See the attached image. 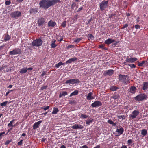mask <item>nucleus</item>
<instances>
[{
	"label": "nucleus",
	"mask_w": 148,
	"mask_h": 148,
	"mask_svg": "<svg viewBox=\"0 0 148 148\" xmlns=\"http://www.w3.org/2000/svg\"><path fill=\"white\" fill-rule=\"evenodd\" d=\"M8 103V101H6L5 102H3L1 103L0 106H5Z\"/></svg>",
	"instance_id": "nucleus-39"
},
{
	"label": "nucleus",
	"mask_w": 148,
	"mask_h": 148,
	"mask_svg": "<svg viewBox=\"0 0 148 148\" xmlns=\"http://www.w3.org/2000/svg\"><path fill=\"white\" fill-rule=\"evenodd\" d=\"M116 14H109V18L110 19H111L112 17L114 16H115Z\"/></svg>",
	"instance_id": "nucleus-56"
},
{
	"label": "nucleus",
	"mask_w": 148,
	"mask_h": 148,
	"mask_svg": "<svg viewBox=\"0 0 148 148\" xmlns=\"http://www.w3.org/2000/svg\"><path fill=\"white\" fill-rule=\"evenodd\" d=\"M11 141V140H7L5 143V145H7L9 144Z\"/></svg>",
	"instance_id": "nucleus-46"
},
{
	"label": "nucleus",
	"mask_w": 148,
	"mask_h": 148,
	"mask_svg": "<svg viewBox=\"0 0 148 148\" xmlns=\"http://www.w3.org/2000/svg\"><path fill=\"white\" fill-rule=\"evenodd\" d=\"M143 86L142 87V89L144 91H145L148 88V82H143Z\"/></svg>",
	"instance_id": "nucleus-23"
},
{
	"label": "nucleus",
	"mask_w": 148,
	"mask_h": 148,
	"mask_svg": "<svg viewBox=\"0 0 148 148\" xmlns=\"http://www.w3.org/2000/svg\"><path fill=\"white\" fill-rule=\"evenodd\" d=\"M11 36L8 34L5 35L3 40L5 41H8L11 38Z\"/></svg>",
	"instance_id": "nucleus-28"
},
{
	"label": "nucleus",
	"mask_w": 148,
	"mask_h": 148,
	"mask_svg": "<svg viewBox=\"0 0 148 148\" xmlns=\"http://www.w3.org/2000/svg\"><path fill=\"white\" fill-rule=\"evenodd\" d=\"M48 87V86L47 85L44 86L42 87H41V90H43L45 89H46Z\"/></svg>",
	"instance_id": "nucleus-52"
},
{
	"label": "nucleus",
	"mask_w": 148,
	"mask_h": 148,
	"mask_svg": "<svg viewBox=\"0 0 148 148\" xmlns=\"http://www.w3.org/2000/svg\"><path fill=\"white\" fill-rule=\"evenodd\" d=\"M23 140L22 139L20 141L17 143L18 145H21L23 144Z\"/></svg>",
	"instance_id": "nucleus-54"
},
{
	"label": "nucleus",
	"mask_w": 148,
	"mask_h": 148,
	"mask_svg": "<svg viewBox=\"0 0 148 148\" xmlns=\"http://www.w3.org/2000/svg\"><path fill=\"white\" fill-rule=\"evenodd\" d=\"M5 133V132H2L0 133V139H1L2 138V136H3V135Z\"/></svg>",
	"instance_id": "nucleus-57"
},
{
	"label": "nucleus",
	"mask_w": 148,
	"mask_h": 148,
	"mask_svg": "<svg viewBox=\"0 0 148 148\" xmlns=\"http://www.w3.org/2000/svg\"><path fill=\"white\" fill-rule=\"evenodd\" d=\"M102 105V104L100 101H96L91 104V106L92 107H99L101 106Z\"/></svg>",
	"instance_id": "nucleus-14"
},
{
	"label": "nucleus",
	"mask_w": 148,
	"mask_h": 148,
	"mask_svg": "<svg viewBox=\"0 0 148 148\" xmlns=\"http://www.w3.org/2000/svg\"><path fill=\"white\" fill-rule=\"evenodd\" d=\"M115 42V40H114L111 38H108L105 41L104 43L106 44L109 45L112 43L114 42Z\"/></svg>",
	"instance_id": "nucleus-21"
},
{
	"label": "nucleus",
	"mask_w": 148,
	"mask_h": 148,
	"mask_svg": "<svg viewBox=\"0 0 148 148\" xmlns=\"http://www.w3.org/2000/svg\"><path fill=\"white\" fill-rule=\"evenodd\" d=\"M56 25V23L55 22L53 21L52 20H50L48 23V26L49 27H54Z\"/></svg>",
	"instance_id": "nucleus-19"
},
{
	"label": "nucleus",
	"mask_w": 148,
	"mask_h": 148,
	"mask_svg": "<svg viewBox=\"0 0 148 148\" xmlns=\"http://www.w3.org/2000/svg\"><path fill=\"white\" fill-rule=\"evenodd\" d=\"M38 11V9L35 8H30L29 10L30 13L32 14H36Z\"/></svg>",
	"instance_id": "nucleus-16"
},
{
	"label": "nucleus",
	"mask_w": 148,
	"mask_h": 148,
	"mask_svg": "<svg viewBox=\"0 0 148 148\" xmlns=\"http://www.w3.org/2000/svg\"><path fill=\"white\" fill-rule=\"evenodd\" d=\"M80 82L79 80L78 79H72L67 80L66 84H74L77 83H79Z\"/></svg>",
	"instance_id": "nucleus-6"
},
{
	"label": "nucleus",
	"mask_w": 148,
	"mask_h": 148,
	"mask_svg": "<svg viewBox=\"0 0 148 148\" xmlns=\"http://www.w3.org/2000/svg\"><path fill=\"white\" fill-rule=\"evenodd\" d=\"M46 72L45 71H43L42 73L41 74V75L42 77L44 76L46 74Z\"/></svg>",
	"instance_id": "nucleus-60"
},
{
	"label": "nucleus",
	"mask_w": 148,
	"mask_h": 148,
	"mask_svg": "<svg viewBox=\"0 0 148 148\" xmlns=\"http://www.w3.org/2000/svg\"><path fill=\"white\" fill-rule=\"evenodd\" d=\"M42 122V121H40L37 122L35 123L33 126V129L34 130H35L38 128L39 125Z\"/></svg>",
	"instance_id": "nucleus-18"
},
{
	"label": "nucleus",
	"mask_w": 148,
	"mask_h": 148,
	"mask_svg": "<svg viewBox=\"0 0 148 148\" xmlns=\"http://www.w3.org/2000/svg\"><path fill=\"white\" fill-rule=\"evenodd\" d=\"M103 71V75L105 76L107 75H108L109 76H112L114 73V71L111 69Z\"/></svg>",
	"instance_id": "nucleus-9"
},
{
	"label": "nucleus",
	"mask_w": 148,
	"mask_h": 148,
	"mask_svg": "<svg viewBox=\"0 0 148 148\" xmlns=\"http://www.w3.org/2000/svg\"><path fill=\"white\" fill-rule=\"evenodd\" d=\"M33 69L32 68L30 67L27 68H23L21 69L19 71V72L21 74H24L26 73L28 70H32Z\"/></svg>",
	"instance_id": "nucleus-10"
},
{
	"label": "nucleus",
	"mask_w": 148,
	"mask_h": 148,
	"mask_svg": "<svg viewBox=\"0 0 148 148\" xmlns=\"http://www.w3.org/2000/svg\"><path fill=\"white\" fill-rule=\"evenodd\" d=\"M110 97L114 100H116L119 98L120 96L119 94L115 92L114 93L113 95L111 96Z\"/></svg>",
	"instance_id": "nucleus-26"
},
{
	"label": "nucleus",
	"mask_w": 148,
	"mask_h": 148,
	"mask_svg": "<svg viewBox=\"0 0 148 148\" xmlns=\"http://www.w3.org/2000/svg\"><path fill=\"white\" fill-rule=\"evenodd\" d=\"M147 130L145 129H143L141 131V134L143 136H145L147 134Z\"/></svg>",
	"instance_id": "nucleus-29"
},
{
	"label": "nucleus",
	"mask_w": 148,
	"mask_h": 148,
	"mask_svg": "<svg viewBox=\"0 0 148 148\" xmlns=\"http://www.w3.org/2000/svg\"><path fill=\"white\" fill-rule=\"evenodd\" d=\"M80 148H88V147L86 145H84L82 146H81Z\"/></svg>",
	"instance_id": "nucleus-64"
},
{
	"label": "nucleus",
	"mask_w": 148,
	"mask_h": 148,
	"mask_svg": "<svg viewBox=\"0 0 148 148\" xmlns=\"http://www.w3.org/2000/svg\"><path fill=\"white\" fill-rule=\"evenodd\" d=\"M93 121V119L90 120V119H88L86 120V124L87 125H89Z\"/></svg>",
	"instance_id": "nucleus-38"
},
{
	"label": "nucleus",
	"mask_w": 148,
	"mask_h": 148,
	"mask_svg": "<svg viewBox=\"0 0 148 148\" xmlns=\"http://www.w3.org/2000/svg\"><path fill=\"white\" fill-rule=\"evenodd\" d=\"M74 47L75 46L73 45H69L68 46V48H74Z\"/></svg>",
	"instance_id": "nucleus-63"
},
{
	"label": "nucleus",
	"mask_w": 148,
	"mask_h": 148,
	"mask_svg": "<svg viewBox=\"0 0 148 148\" xmlns=\"http://www.w3.org/2000/svg\"><path fill=\"white\" fill-rule=\"evenodd\" d=\"M78 93V91L77 90H75L72 93H71L70 95V97H71L73 95H77Z\"/></svg>",
	"instance_id": "nucleus-35"
},
{
	"label": "nucleus",
	"mask_w": 148,
	"mask_h": 148,
	"mask_svg": "<svg viewBox=\"0 0 148 148\" xmlns=\"http://www.w3.org/2000/svg\"><path fill=\"white\" fill-rule=\"evenodd\" d=\"M147 98V95L145 93L139 94L134 97L135 100L138 101L146 100Z\"/></svg>",
	"instance_id": "nucleus-2"
},
{
	"label": "nucleus",
	"mask_w": 148,
	"mask_h": 148,
	"mask_svg": "<svg viewBox=\"0 0 148 148\" xmlns=\"http://www.w3.org/2000/svg\"><path fill=\"white\" fill-rule=\"evenodd\" d=\"M74 100H70L69 102V103L70 104H72L75 103Z\"/></svg>",
	"instance_id": "nucleus-53"
},
{
	"label": "nucleus",
	"mask_w": 148,
	"mask_h": 148,
	"mask_svg": "<svg viewBox=\"0 0 148 148\" xmlns=\"http://www.w3.org/2000/svg\"><path fill=\"white\" fill-rule=\"evenodd\" d=\"M45 23V20L43 17H41L39 19L38 21V24L39 26L43 25Z\"/></svg>",
	"instance_id": "nucleus-12"
},
{
	"label": "nucleus",
	"mask_w": 148,
	"mask_h": 148,
	"mask_svg": "<svg viewBox=\"0 0 148 148\" xmlns=\"http://www.w3.org/2000/svg\"><path fill=\"white\" fill-rule=\"evenodd\" d=\"M11 3L10 1H5V3L6 5H9Z\"/></svg>",
	"instance_id": "nucleus-51"
},
{
	"label": "nucleus",
	"mask_w": 148,
	"mask_h": 148,
	"mask_svg": "<svg viewBox=\"0 0 148 148\" xmlns=\"http://www.w3.org/2000/svg\"><path fill=\"white\" fill-rule=\"evenodd\" d=\"M108 123L110 124H111L113 126H115L116 124L114 123L112 120H109L108 121Z\"/></svg>",
	"instance_id": "nucleus-36"
},
{
	"label": "nucleus",
	"mask_w": 148,
	"mask_h": 148,
	"mask_svg": "<svg viewBox=\"0 0 148 148\" xmlns=\"http://www.w3.org/2000/svg\"><path fill=\"white\" fill-rule=\"evenodd\" d=\"M88 116L86 114H82L80 115V118L82 119H86L88 117Z\"/></svg>",
	"instance_id": "nucleus-37"
},
{
	"label": "nucleus",
	"mask_w": 148,
	"mask_h": 148,
	"mask_svg": "<svg viewBox=\"0 0 148 148\" xmlns=\"http://www.w3.org/2000/svg\"><path fill=\"white\" fill-rule=\"evenodd\" d=\"M76 3L75 2H73L71 5V7L72 8L75 7L76 6Z\"/></svg>",
	"instance_id": "nucleus-50"
},
{
	"label": "nucleus",
	"mask_w": 148,
	"mask_h": 148,
	"mask_svg": "<svg viewBox=\"0 0 148 148\" xmlns=\"http://www.w3.org/2000/svg\"><path fill=\"white\" fill-rule=\"evenodd\" d=\"M8 69H4L3 67H0V72L2 70H3L4 72H8L10 71H11L12 70H13V67H12L10 68V69L7 68Z\"/></svg>",
	"instance_id": "nucleus-27"
},
{
	"label": "nucleus",
	"mask_w": 148,
	"mask_h": 148,
	"mask_svg": "<svg viewBox=\"0 0 148 148\" xmlns=\"http://www.w3.org/2000/svg\"><path fill=\"white\" fill-rule=\"evenodd\" d=\"M21 53V51L19 48L14 49L12 51H10L9 54L10 55H16Z\"/></svg>",
	"instance_id": "nucleus-7"
},
{
	"label": "nucleus",
	"mask_w": 148,
	"mask_h": 148,
	"mask_svg": "<svg viewBox=\"0 0 148 148\" xmlns=\"http://www.w3.org/2000/svg\"><path fill=\"white\" fill-rule=\"evenodd\" d=\"M56 42V40H53L52 41H51V46L52 48H55V47H56V46H57V44H55V42Z\"/></svg>",
	"instance_id": "nucleus-31"
},
{
	"label": "nucleus",
	"mask_w": 148,
	"mask_h": 148,
	"mask_svg": "<svg viewBox=\"0 0 148 148\" xmlns=\"http://www.w3.org/2000/svg\"><path fill=\"white\" fill-rule=\"evenodd\" d=\"M128 25L127 24H126L124 25H123V27H122V28H121V29H124V28L127 27H128Z\"/></svg>",
	"instance_id": "nucleus-55"
},
{
	"label": "nucleus",
	"mask_w": 148,
	"mask_h": 148,
	"mask_svg": "<svg viewBox=\"0 0 148 148\" xmlns=\"http://www.w3.org/2000/svg\"><path fill=\"white\" fill-rule=\"evenodd\" d=\"M14 90H8L6 93V94H5V96H7L8 95V94L10 93V92H12Z\"/></svg>",
	"instance_id": "nucleus-48"
},
{
	"label": "nucleus",
	"mask_w": 148,
	"mask_h": 148,
	"mask_svg": "<svg viewBox=\"0 0 148 148\" xmlns=\"http://www.w3.org/2000/svg\"><path fill=\"white\" fill-rule=\"evenodd\" d=\"M138 66H147V61H143L142 62H140L139 61H137Z\"/></svg>",
	"instance_id": "nucleus-17"
},
{
	"label": "nucleus",
	"mask_w": 148,
	"mask_h": 148,
	"mask_svg": "<svg viewBox=\"0 0 148 148\" xmlns=\"http://www.w3.org/2000/svg\"><path fill=\"white\" fill-rule=\"evenodd\" d=\"M135 28L137 29H140V25H135Z\"/></svg>",
	"instance_id": "nucleus-62"
},
{
	"label": "nucleus",
	"mask_w": 148,
	"mask_h": 148,
	"mask_svg": "<svg viewBox=\"0 0 148 148\" xmlns=\"http://www.w3.org/2000/svg\"><path fill=\"white\" fill-rule=\"evenodd\" d=\"M77 58L76 57H73L69 59L66 62V64H67L75 62L77 60Z\"/></svg>",
	"instance_id": "nucleus-20"
},
{
	"label": "nucleus",
	"mask_w": 148,
	"mask_h": 148,
	"mask_svg": "<svg viewBox=\"0 0 148 148\" xmlns=\"http://www.w3.org/2000/svg\"><path fill=\"white\" fill-rule=\"evenodd\" d=\"M127 143L129 144H131L132 143V140L131 139H129L127 141Z\"/></svg>",
	"instance_id": "nucleus-59"
},
{
	"label": "nucleus",
	"mask_w": 148,
	"mask_h": 148,
	"mask_svg": "<svg viewBox=\"0 0 148 148\" xmlns=\"http://www.w3.org/2000/svg\"><path fill=\"white\" fill-rule=\"evenodd\" d=\"M82 40V39L80 38H78L77 39H75L74 40V42L76 43L77 44L78 43V42Z\"/></svg>",
	"instance_id": "nucleus-40"
},
{
	"label": "nucleus",
	"mask_w": 148,
	"mask_h": 148,
	"mask_svg": "<svg viewBox=\"0 0 148 148\" xmlns=\"http://www.w3.org/2000/svg\"><path fill=\"white\" fill-rule=\"evenodd\" d=\"M108 1H103L99 4L100 9L101 11H103L107 8L108 6Z\"/></svg>",
	"instance_id": "nucleus-4"
},
{
	"label": "nucleus",
	"mask_w": 148,
	"mask_h": 148,
	"mask_svg": "<svg viewBox=\"0 0 148 148\" xmlns=\"http://www.w3.org/2000/svg\"><path fill=\"white\" fill-rule=\"evenodd\" d=\"M139 113V110H134L132 112L131 114L130 115V117L131 119H134L138 115Z\"/></svg>",
	"instance_id": "nucleus-5"
},
{
	"label": "nucleus",
	"mask_w": 148,
	"mask_h": 148,
	"mask_svg": "<svg viewBox=\"0 0 148 148\" xmlns=\"http://www.w3.org/2000/svg\"><path fill=\"white\" fill-rule=\"evenodd\" d=\"M119 129H117L116 132L117 133L118 135H120L123 134L124 132V130L121 126L119 127Z\"/></svg>",
	"instance_id": "nucleus-15"
},
{
	"label": "nucleus",
	"mask_w": 148,
	"mask_h": 148,
	"mask_svg": "<svg viewBox=\"0 0 148 148\" xmlns=\"http://www.w3.org/2000/svg\"><path fill=\"white\" fill-rule=\"evenodd\" d=\"M21 14V12L19 11H16L11 13L10 15L13 18H17L19 17Z\"/></svg>",
	"instance_id": "nucleus-8"
},
{
	"label": "nucleus",
	"mask_w": 148,
	"mask_h": 148,
	"mask_svg": "<svg viewBox=\"0 0 148 148\" xmlns=\"http://www.w3.org/2000/svg\"><path fill=\"white\" fill-rule=\"evenodd\" d=\"M83 9V8L82 7H80V8H79L78 9V10H77V11L75 12H79L82 10Z\"/></svg>",
	"instance_id": "nucleus-58"
},
{
	"label": "nucleus",
	"mask_w": 148,
	"mask_h": 148,
	"mask_svg": "<svg viewBox=\"0 0 148 148\" xmlns=\"http://www.w3.org/2000/svg\"><path fill=\"white\" fill-rule=\"evenodd\" d=\"M88 38L91 39H92L94 38V36L91 34H89L88 35Z\"/></svg>",
	"instance_id": "nucleus-43"
},
{
	"label": "nucleus",
	"mask_w": 148,
	"mask_h": 148,
	"mask_svg": "<svg viewBox=\"0 0 148 148\" xmlns=\"http://www.w3.org/2000/svg\"><path fill=\"white\" fill-rule=\"evenodd\" d=\"M9 66L8 65H3L2 67H3L4 69H8L7 68L9 69H10V68H8Z\"/></svg>",
	"instance_id": "nucleus-45"
},
{
	"label": "nucleus",
	"mask_w": 148,
	"mask_h": 148,
	"mask_svg": "<svg viewBox=\"0 0 148 148\" xmlns=\"http://www.w3.org/2000/svg\"><path fill=\"white\" fill-rule=\"evenodd\" d=\"M131 68H135L136 67V66L134 64H129V65Z\"/></svg>",
	"instance_id": "nucleus-47"
},
{
	"label": "nucleus",
	"mask_w": 148,
	"mask_h": 148,
	"mask_svg": "<svg viewBox=\"0 0 148 148\" xmlns=\"http://www.w3.org/2000/svg\"><path fill=\"white\" fill-rule=\"evenodd\" d=\"M138 60L137 58L135 57H130V58H126L125 61L129 63H133Z\"/></svg>",
	"instance_id": "nucleus-13"
},
{
	"label": "nucleus",
	"mask_w": 148,
	"mask_h": 148,
	"mask_svg": "<svg viewBox=\"0 0 148 148\" xmlns=\"http://www.w3.org/2000/svg\"><path fill=\"white\" fill-rule=\"evenodd\" d=\"M137 89L134 86H132L130 89V92L132 94H134L136 92Z\"/></svg>",
	"instance_id": "nucleus-25"
},
{
	"label": "nucleus",
	"mask_w": 148,
	"mask_h": 148,
	"mask_svg": "<svg viewBox=\"0 0 148 148\" xmlns=\"http://www.w3.org/2000/svg\"><path fill=\"white\" fill-rule=\"evenodd\" d=\"M15 121L14 119H13L12 121H11L10 123H9L8 125V127H14L15 126V125H13V123H14V121Z\"/></svg>",
	"instance_id": "nucleus-34"
},
{
	"label": "nucleus",
	"mask_w": 148,
	"mask_h": 148,
	"mask_svg": "<svg viewBox=\"0 0 148 148\" xmlns=\"http://www.w3.org/2000/svg\"><path fill=\"white\" fill-rule=\"evenodd\" d=\"M68 94L67 92L66 91H63L61 92L59 96V98H61L62 96H64Z\"/></svg>",
	"instance_id": "nucleus-32"
},
{
	"label": "nucleus",
	"mask_w": 148,
	"mask_h": 148,
	"mask_svg": "<svg viewBox=\"0 0 148 148\" xmlns=\"http://www.w3.org/2000/svg\"><path fill=\"white\" fill-rule=\"evenodd\" d=\"M49 106H44L42 108L43 109L45 110H46L49 109Z\"/></svg>",
	"instance_id": "nucleus-49"
},
{
	"label": "nucleus",
	"mask_w": 148,
	"mask_h": 148,
	"mask_svg": "<svg viewBox=\"0 0 148 148\" xmlns=\"http://www.w3.org/2000/svg\"><path fill=\"white\" fill-rule=\"evenodd\" d=\"M59 111V110L58 108L54 107L53 108V110L52 112V114H56Z\"/></svg>",
	"instance_id": "nucleus-33"
},
{
	"label": "nucleus",
	"mask_w": 148,
	"mask_h": 148,
	"mask_svg": "<svg viewBox=\"0 0 148 148\" xmlns=\"http://www.w3.org/2000/svg\"><path fill=\"white\" fill-rule=\"evenodd\" d=\"M60 1V0H42L40 1L39 5L41 8L47 9Z\"/></svg>",
	"instance_id": "nucleus-1"
},
{
	"label": "nucleus",
	"mask_w": 148,
	"mask_h": 148,
	"mask_svg": "<svg viewBox=\"0 0 148 148\" xmlns=\"http://www.w3.org/2000/svg\"><path fill=\"white\" fill-rule=\"evenodd\" d=\"M130 83L129 80L126 81L125 80L124 82L123 83L125 85H127Z\"/></svg>",
	"instance_id": "nucleus-61"
},
{
	"label": "nucleus",
	"mask_w": 148,
	"mask_h": 148,
	"mask_svg": "<svg viewBox=\"0 0 148 148\" xmlns=\"http://www.w3.org/2000/svg\"><path fill=\"white\" fill-rule=\"evenodd\" d=\"M62 65L61 62L60 61L58 64H56V67L57 68H59L60 66Z\"/></svg>",
	"instance_id": "nucleus-44"
},
{
	"label": "nucleus",
	"mask_w": 148,
	"mask_h": 148,
	"mask_svg": "<svg viewBox=\"0 0 148 148\" xmlns=\"http://www.w3.org/2000/svg\"><path fill=\"white\" fill-rule=\"evenodd\" d=\"M43 42L42 40L40 38L34 40L31 43L32 46L39 47L42 45Z\"/></svg>",
	"instance_id": "nucleus-3"
},
{
	"label": "nucleus",
	"mask_w": 148,
	"mask_h": 148,
	"mask_svg": "<svg viewBox=\"0 0 148 148\" xmlns=\"http://www.w3.org/2000/svg\"><path fill=\"white\" fill-rule=\"evenodd\" d=\"M118 117L120 119H125V116L124 115L118 116Z\"/></svg>",
	"instance_id": "nucleus-41"
},
{
	"label": "nucleus",
	"mask_w": 148,
	"mask_h": 148,
	"mask_svg": "<svg viewBox=\"0 0 148 148\" xmlns=\"http://www.w3.org/2000/svg\"><path fill=\"white\" fill-rule=\"evenodd\" d=\"M66 21H64L61 25V26L62 27H65L66 26Z\"/></svg>",
	"instance_id": "nucleus-42"
},
{
	"label": "nucleus",
	"mask_w": 148,
	"mask_h": 148,
	"mask_svg": "<svg viewBox=\"0 0 148 148\" xmlns=\"http://www.w3.org/2000/svg\"><path fill=\"white\" fill-rule=\"evenodd\" d=\"M71 127L73 129H82L83 128V127L81 125H78L77 124H74Z\"/></svg>",
	"instance_id": "nucleus-22"
},
{
	"label": "nucleus",
	"mask_w": 148,
	"mask_h": 148,
	"mask_svg": "<svg viewBox=\"0 0 148 148\" xmlns=\"http://www.w3.org/2000/svg\"><path fill=\"white\" fill-rule=\"evenodd\" d=\"M119 88L118 87L116 86H112L110 87V90L112 91H116Z\"/></svg>",
	"instance_id": "nucleus-30"
},
{
	"label": "nucleus",
	"mask_w": 148,
	"mask_h": 148,
	"mask_svg": "<svg viewBox=\"0 0 148 148\" xmlns=\"http://www.w3.org/2000/svg\"><path fill=\"white\" fill-rule=\"evenodd\" d=\"M127 77V75L120 74L119 75V81H121L123 83L124 81L126 80Z\"/></svg>",
	"instance_id": "nucleus-11"
},
{
	"label": "nucleus",
	"mask_w": 148,
	"mask_h": 148,
	"mask_svg": "<svg viewBox=\"0 0 148 148\" xmlns=\"http://www.w3.org/2000/svg\"><path fill=\"white\" fill-rule=\"evenodd\" d=\"M92 92H89L88 94V95L86 97V98L87 100H90L95 99V97L92 95Z\"/></svg>",
	"instance_id": "nucleus-24"
}]
</instances>
